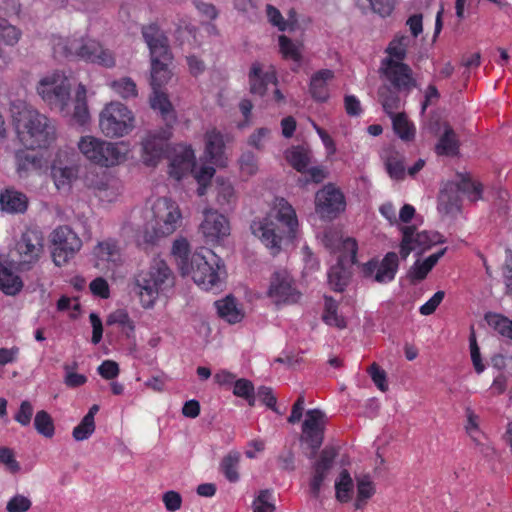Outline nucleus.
Here are the masks:
<instances>
[{
	"label": "nucleus",
	"mask_w": 512,
	"mask_h": 512,
	"mask_svg": "<svg viewBox=\"0 0 512 512\" xmlns=\"http://www.w3.org/2000/svg\"><path fill=\"white\" fill-rule=\"evenodd\" d=\"M72 86L73 79L70 75L64 71L55 70L40 77L36 85V93L51 109H57L62 116L82 126L90 119L86 101L87 90L84 84L79 83L75 99L72 101Z\"/></svg>",
	"instance_id": "1"
},
{
	"label": "nucleus",
	"mask_w": 512,
	"mask_h": 512,
	"mask_svg": "<svg viewBox=\"0 0 512 512\" xmlns=\"http://www.w3.org/2000/svg\"><path fill=\"white\" fill-rule=\"evenodd\" d=\"M299 220L294 207L282 197H276L269 212L255 218L250 225L252 234L275 255L284 244L297 237Z\"/></svg>",
	"instance_id": "2"
},
{
	"label": "nucleus",
	"mask_w": 512,
	"mask_h": 512,
	"mask_svg": "<svg viewBox=\"0 0 512 512\" xmlns=\"http://www.w3.org/2000/svg\"><path fill=\"white\" fill-rule=\"evenodd\" d=\"M10 113L18 138L28 149L44 148L55 140L52 122L25 101H13Z\"/></svg>",
	"instance_id": "3"
},
{
	"label": "nucleus",
	"mask_w": 512,
	"mask_h": 512,
	"mask_svg": "<svg viewBox=\"0 0 512 512\" xmlns=\"http://www.w3.org/2000/svg\"><path fill=\"white\" fill-rule=\"evenodd\" d=\"M150 105L153 110L158 111L167 128L149 131L141 141V160L148 167H155L164 157L168 140L171 137L170 127L176 122V113L170 102L168 95L161 89H152Z\"/></svg>",
	"instance_id": "4"
},
{
	"label": "nucleus",
	"mask_w": 512,
	"mask_h": 512,
	"mask_svg": "<svg viewBox=\"0 0 512 512\" xmlns=\"http://www.w3.org/2000/svg\"><path fill=\"white\" fill-rule=\"evenodd\" d=\"M175 276L167 263L155 258L146 270L134 278V292L143 309H153L161 296H167L174 288Z\"/></svg>",
	"instance_id": "5"
},
{
	"label": "nucleus",
	"mask_w": 512,
	"mask_h": 512,
	"mask_svg": "<svg viewBox=\"0 0 512 512\" xmlns=\"http://www.w3.org/2000/svg\"><path fill=\"white\" fill-rule=\"evenodd\" d=\"M143 233L146 243L173 234L181 225L182 213L179 205L170 198L161 197L149 201L143 210Z\"/></svg>",
	"instance_id": "6"
},
{
	"label": "nucleus",
	"mask_w": 512,
	"mask_h": 512,
	"mask_svg": "<svg viewBox=\"0 0 512 512\" xmlns=\"http://www.w3.org/2000/svg\"><path fill=\"white\" fill-rule=\"evenodd\" d=\"M169 174L176 180L182 179L188 173H192L198 183L197 194L204 196L215 174L214 166L203 162L197 163L194 150L190 145L176 144L169 156Z\"/></svg>",
	"instance_id": "7"
},
{
	"label": "nucleus",
	"mask_w": 512,
	"mask_h": 512,
	"mask_svg": "<svg viewBox=\"0 0 512 512\" xmlns=\"http://www.w3.org/2000/svg\"><path fill=\"white\" fill-rule=\"evenodd\" d=\"M142 36L150 52L152 89H161L172 75L169 69L172 54L167 37L154 23L142 27Z\"/></svg>",
	"instance_id": "8"
},
{
	"label": "nucleus",
	"mask_w": 512,
	"mask_h": 512,
	"mask_svg": "<svg viewBox=\"0 0 512 512\" xmlns=\"http://www.w3.org/2000/svg\"><path fill=\"white\" fill-rule=\"evenodd\" d=\"M53 51L58 56L77 57L106 68L115 65V58L110 50L105 49L98 41L84 36H73L69 39L56 37L53 39Z\"/></svg>",
	"instance_id": "9"
},
{
	"label": "nucleus",
	"mask_w": 512,
	"mask_h": 512,
	"mask_svg": "<svg viewBox=\"0 0 512 512\" xmlns=\"http://www.w3.org/2000/svg\"><path fill=\"white\" fill-rule=\"evenodd\" d=\"M325 245L339 252L336 265L328 271V284L334 291L342 292L350 279L349 267L356 260L357 243L352 238H342L336 232H329L325 235Z\"/></svg>",
	"instance_id": "10"
},
{
	"label": "nucleus",
	"mask_w": 512,
	"mask_h": 512,
	"mask_svg": "<svg viewBox=\"0 0 512 512\" xmlns=\"http://www.w3.org/2000/svg\"><path fill=\"white\" fill-rule=\"evenodd\" d=\"M225 275L222 259L212 250L202 249L191 256V265L186 276H191L201 289H219Z\"/></svg>",
	"instance_id": "11"
},
{
	"label": "nucleus",
	"mask_w": 512,
	"mask_h": 512,
	"mask_svg": "<svg viewBox=\"0 0 512 512\" xmlns=\"http://www.w3.org/2000/svg\"><path fill=\"white\" fill-rule=\"evenodd\" d=\"M460 193L466 195L471 201H477L481 198L482 186L468 176H461L457 183H446L438 197L439 213L455 217L461 210Z\"/></svg>",
	"instance_id": "12"
},
{
	"label": "nucleus",
	"mask_w": 512,
	"mask_h": 512,
	"mask_svg": "<svg viewBox=\"0 0 512 512\" xmlns=\"http://www.w3.org/2000/svg\"><path fill=\"white\" fill-rule=\"evenodd\" d=\"M135 128V115L125 104L111 101L99 113V129L108 138H121Z\"/></svg>",
	"instance_id": "13"
},
{
	"label": "nucleus",
	"mask_w": 512,
	"mask_h": 512,
	"mask_svg": "<svg viewBox=\"0 0 512 512\" xmlns=\"http://www.w3.org/2000/svg\"><path fill=\"white\" fill-rule=\"evenodd\" d=\"M52 257L55 265H65L81 249L82 240L68 226H59L51 234Z\"/></svg>",
	"instance_id": "14"
},
{
	"label": "nucleus",
	"mask_w": 512,
	"mask_h": 512,
	"mask_svg": "<svg viewBox=\"0 0 512 512\" xmlns=\"http://www.w3.org/2000/svg\"><path fill=\"white\" fill-rule=\"evenodd\" d=\"M399 270V256L395 252H387L382 258L374 257L362 265L363 276L378 284L394 281Z\"/></svg>",
	"instance_id": "15"
},
{
	"label": "nucleus",
	"mask_w": 512,
	"mask_h": 512,
	"mask_svg": "<svg viewBox=\"0 0 512 512\" xmlns=\"http://www.w3.org/2000/svg\"><path fill=\"white\" fill-rule=\"evenodd\" d=\"M78 165L73 161V155L66 149H60L51 164V178L59 191L67 192L78 178Z\"/></svg>",
	"instance_id": "16"
},
{
	"label": "nucleus",
	"mask_w": 512,
	"mask_h": 512,
	"mask_svg": "<svg viewBox=\"0 0 512 512\" xmlns=\"http://www.w3.org/2000/svg\"><path fill=\"white\" fill-rule=\"evenodd\" d=\"M403 237L400 243V256L405 260L413 251L419 253L429 249L432 245L442 243L443 236L438 232L420 231L414 227L404 226L401 228Z\"/></svg>",
	"instance_id": "17"
},
{
	"label": "nucleus",
	"mask_w": 512,
	"mask_h": 512,
	"mask_svg": "<svg viewBox=\"0 0 512 512\" xmlns=\"http://www.w3.org/2000/svg\"><path fill=\"white\" fill-rule=\"evenodd\" d=\"M21 265L36 263L43 252L42 232L34 227H27L21 233L14 248Z\"/></svg>",
	"instance_id": "18"
},
{
	"label": "nucleus",
	"mask_w": 512,
	"mask_h": 512,
	"mask_svg": "<svg viewBox=\"0 0 512 512\" xmlns=\"http://www.w3.org/2000/svg\"><path fill=\"white\" fill-rule=\"evenodd\" d=\"M267 295L276 304H293L301 297V293L286 270L276 271L272 275Z\"/></svg>",
	"instance_id": "19"
},
{
	"label": "nucleus",
	"mask_w": 512,
	"mask_h": 512,
	"mask_svg": "<svg viewBox=\"0 0 512 512\" xmlns=\"http://www.w3.org/2000/svg\"><path fill=\"white\" fill-rule=\"evenodd\" d=\"M380 74L397 91L409 92L416 86L413 72L404 62L383 59L380 66Z\"/></svg>",
	"instance_id": "20"
},
{
	"label": "nucleus",
	"mask_w": 512,
	"mask_h": 512,
	"mask_svg": "<svg viewBox=\"0 0 512 512\" xmlns=\"http://www.w3.org/2000/svg\"><path fill=\"white\" fill-rule=\"evenodd\" d=\"M343 193L333 184H327L316 193L315 209L322 219L331 220L345 210Z\"/></svg>",
	"instance_id": "21"
},
{
	"label": "nucleus",
	"mask_w": 512,
	"mask_h": 512,
	"mask_svg": "<svg viewBox=\"0 0 512 512\" xmlns=\"http://www.w3.org/2000/svg\"><path fill=\"white\" fill-rule=\"evenodd\" d=\"M203 216L199 229L205 241L210 244H221L230 235L228 219L212 208L205 209Z\"/></svg>",
	"instance_id": "22"
},
{
	"label": "nucleus",
	"mask_w": 512,
	"mask_h": 512,
	"mask_svg": "<svg viewBox=\"0 0 512 512\" xmlns=\"http://www.w3.org/2000/svg\"><path fill=\"white\" fill-rule=\"evenodd\" d=\"M85 185L102 203L106 204L116 202L122 193L120 181L106 174H87Z\"/></svg>",
	"instance_id": "23"
},
{
	"label": "nucleus",
	"mask_w": 512,
	"mask_h": 512,
	"mask_svg": "<svg viewBox=\"0 0 512 512\" xmlns=\"http://www.w3.org/2000/svg\"><path fill=\"white\" fill-rule=\"evenodd\" d=\"M326 423L325 414L319 409H311L306 412L302 425V441L311 449L310 457H313L323 442V431Z\"/></svg>",
	"instance_id": "24"
},
{
	"label": "nucleus",
	"mask_w": 512,
	"mask_h": 512,
	"mask_svg": "<svg viewBox=\"0 0 512 512\" xmlns=\"http://www.w3.org/2000/svg\"><path fill=\"white\" fill-rule=\"evenodd\" d=\"M95 266L106 272H114L123 263L118 243L113 239L99 242L93 250Z\"/></svg>",
	"instance_id": "25"
},
{
	"label": "nucleus",
	"mask_w": 512,
	"mask_h": 512,
	"mask_svg": "<svg viewBox=\"0 0 512 512\" xmlns=\"http://www.w3.org/2000/svg\"><path fill=\"white\" fill-rule=\"evenodd\" d=\"M204 157L217 167H226L228 157L225 155L224 136L215 128L208 130L204 136Z\"/></svg>",
	"instance_id": "26"
},
{
	"label": "nucleus",
	"mask_w": 512,
	"mask_h": 512,
	"mask_svg": "<svg viewBox=\"0 0 512 512\" xmlns=\"http://www.w3.org/2000/svg\"><path fill=\"white\" fill-rule=\"evenodd\" d=\"M249 83L251 93L264 95L269 85H277L275 68L273 66L264 67L260 63H254L249 72Z\"/></svg>",
	"instance_id": "27"
},
{
	"label": "nucleus",
	"mask_w": 512,
	"mask_h": 512,
	"mask_svg": "<svg viewBox=\"0 0 512 512\" xmlns=\"http://www.w3.org/2000/svg\"><path fill=\"white\" fill-rule=\"evenodd\" d=\"M100 153L98 166L109 168L124 163L128 159L130 148L126 142H109L103 139Z\"/></svg>",
	"instance_id": "28"
},
{
	"label": "nucleus",
	"mask_w": 512,
	"mask_h": 512,
	"mask_svg": "<svg viewBox=\"0 0 512 512\" xmlns=\"http://www.w3.org/2000/svg\"><path fill=\"white\" fill-rule=\"evenodd\" d=\"M336 455L335 448L327 447L321 452L319 460L314 464V474L310 481V491L313 496L317 497L319 495L322 483L332 467Z\"/></svg>",
	"instance_id": "29"
},
{
	"label": "nucleus",
	"mask_w": 512,
	"mask_h": 512,
	"mask_svg": "<svg viewBox=\"0 0 512 512\" xmlns=\"http://www.w3.org/2000/svg\"><path fill=\"white\" fill-rule=\"evenodd\" d=\"M335 74L330 69H321L311 75L309 93L316 102H327L330 98V83Z\"/></svg>",
	"instance_id": "30"
},
{
	"label": "nucleus",
	"mask_w": 512,
	"mask_h": 512,
	"mask_svg": "<svg viewBox=\"0 0 512 512\" xmlns=\"http://www.w3.org/2000/svg\"><path fill=\"white\" fill-rule=\"evenodd\" d=\"M28 197L15 188L8 187L0 192V211L7 214H23L28 208Z\"/></svg>",
	"instance_id": "31"
},
{
	"label": "nucleus",
	"mask_w": 512,
	"mask_h": 512,
	"mask_svg": "<svg viewBox=\"0 0 512 512\" xmlns=\"http://www.w3.org/2000/svg\"><path fill=\"white\" fill-rule=\"evenodd\" d=\"M216 204L223 211H230L235 207L237 196L232 183L222 177L216 178Z\"/></svg>",
	"instance_id": "32"
},
{
	"label": "nucleus",
	"mask_w": 512,
	"mask_h": 512,
	"mask_svg": "<svg viewBox=\"0 0 512 512\" xmlns=\"http://www.w3.org/2000/svg\"><path fill=\"white\" fill-rule=\"evenodd\" d=\"M219 316L230 324L240 322L244 317L241 305L233 296L215 302Z\"/></svg>",
	"instance_id": "33"
},
{
	"label": "nucleus",
	"mask_w": 512,
	"mask_h": 512,
	"mask_svg": "<svg viewBox=\"0 0 512 512\" xmlns=\"http://www.w3.org/2000/svg\"><path fill=\"white\" fill-rule=\"evenodd\" d=\"M280 52L286 60L294 63L293 71H298L302 63L303 44L299 41H292L285 35L279 36Z\"/></svg>",
	"instance_id": "34"
},
{
	"label": "nucleus",
	"mask_w": 512,
	"mask_h": 512,
	"mask_svg": "<svg viewBox=\"0 0 512 512\" xmlns=\"http://www.w3.org/2000/svg\"><path fill=\"white\" fill-rule=\"evenodd\" d=\"M103 139L85 135L82 136L77 142V147L79 152L83 155V157L89 162L98 165L99 157L101 155V147H102Z\"/></svg>",
	"instance_id": "35"
},
{
	"label": "nucleus",
	"mask_w": 512,
	"mask_h": 512,
	"mask_svg": "<svg viewBox=\"0 0 512 512\" xmlns=\"http://www.w3.org/2000/svg\"><path fill=\"white\" fill-rule=\"evenodd\" d=\"M21 277L10 267L0 265V289L9 296L17 295L23 288Z\"/></svg>",
	"instance_id": "36"
},
{
	"label": "nucleus",
	"mask_w": 512,
	"mask_h": 512,
	"mask_svg": "<svg viewBox=\"0 0 512 512\" xmlns=\"http://www.w3.org/2000/svg\"><path fill=\"white\" fill-rule=\"evenodd\" d=\"M459 140L454 130L446 123L442 126V134L436 145L438 155H454L458 152Z\"/></svg>",
	"instance_id": "37"
},
{
	"label": "nucleus",
	"mask_w": 512,
	"mask_h": 512,
	"mask_svg": "<svg viewBox=\"0 0 512 512\" xmlns=\"http://www.w3.org/2000/svg\"><path fill=\"white\" fill-rule=\"evenodd\" d=\"M382 158L389 176L395 180L403 179L405 175L403 155L393 149H388L383 152Z\"/></svg>",
	"instance_id": "38"
},
{
	"label": "nucleus",
	"mask_w": 512,
	"mask_h": 512,
	"mask_svg": "<svg viewBox=\"0 0 512 512\" xmlns=\"http://www.w3.org/2000/svg\"><path fill=\"white\" fill-rule=\"evenodd\" d=\"M266 14L271 25L279 31L293 32L297 29V20L295 12H290L288 19H284L281 12L272 5H267Z\"/></svg>",
	"instance_id": "39"
},
{
	"label": "nucleus",
	"mask_w": 512,
	"mask_h": 512,
	"mask_svg": "<svg viewBox=\"0 0 512 512\" xmlns=\"http://www.w3.org/2000/svg\"><path fill=\"white\" fill-rule=\"evenodd\" d=\"M172 255L175 258L180 273L186 276L189 271V266L191 265L192 256L189 252L188 241L184 238L175 240L172 246Z\"/></svg>",
	"instance_id": "40"
},
{
	"label": "nucleus",
	"mask_w": 512,
	"mask_h": 512,
	"mask_svg": "<svg viewBox=\"0 0 512 512\" xmlns=\"http://www.w3.org/2000/svg\"><path fill=\"white\" fill-rule=\"evenodd\" d=\"M240 459L241 454L238 451H230L226 456H224L220 463L221 472L231 483L237 482L240 478L238 473Z\"/></svg>",
	"instance_id": "41"
},
{
	"label": "nucleus",
	"mask_w": 512,
	"mask_h": 512,
	"mask_svg": "<svg viewBox=\"0 0 512 512\" xmlns=\"http://www.w3.org/2000/svg\"><path fill=\"white\" fill-rule=\"evenodd\" d=\"M410 43L411 38L409 36H395V38L390 42L386 49V53L388 55L385 59H392V61L403 62L406 57L407 48L409 47Z\"/></svg>",
	"instance_id": "42"
},
{
	"label": "nucleus",
	"mask_w": 512,
	"mask_h": 512,
	"mask_svg": "<svg viewBox=\"0 0 512 512\" xmlns=\"http://www.w3.org/2000/svg\"><path fill=\"white\" fill-rule=\"evenodd\" d=\"M338 304L331 297H325L323 321L329 326H335L339 329L346 327V320L337 313Z\"/></svg>",
	"instance_id": "43"
},
{
	"label": "nucleus",
	"mask_w": 512,
	"mask_h": 512,
	"mask_svg": "<svg viewBox=\"0 0 512 512\" xmlns=\"http://www.w3.org/2000/svg\"><path fill=\"white\" fill-rule=\"evenodd\" d=\"M485 319L498 334L512 340V320L497 313H488Z\"/></svg>",
	"instance_id": "44"
},
{
	"label": "nucleus",
	"mask_w": 512,
	"mask_h": 512,
	"mask_svg": "<svg viewBox=\"0 0 512 512\" xmlns=\"http://www.w3.org/2000/svg\"><path fill=\"white\" fill-rule=\"evenodd\" d=\"M107 324L118 325L127 336L135 331V324L124 309H118L110 313L107 317Z\"/></svg>",
	"instance_id": "45"
},
{
	"label": "nucleus",
	"mask_w": 512,
	"mask_h": 512,
	"mask_svg": "<svg viewBox=\"0 0 512 512\" xmlns=\"http://www.w3.org/2000/svg\"><path fill=\"white\" fill-rule=\"evenodd\" d=\"M390 117L392 119L393 129L395 133L402 140L408 141L414 138L415 127L404 114L399 113Z\"/></svg>",
	"instance_id": "46"
},
{
	"label": "nucleus",
	"mask_w": 512,
	"mask_h": 512,
	"mask_svg": "<svg viewBox=\"0 0 512 512\" xmlns=\"http://www.w3.org/2000/svg\"><path fill=\"white\" fill-rule=\"evenodd\" d=\"M109 87L114 91V93L124 99L135 98L137 96L136 84L129 77L113 80L109 83Z\"/></svg>",
	"instance_id": "47"
},
{
	"label": "nucleus",
	"mask_w": 512,
	"mask_h": 512,
	"mask_svg": "<svg viewBox=\"0 0 512 512\" xmlns=\"http://www.w3.org/2000/svg\"><path fill=\"white\" fill-rule=\"evenodd\" d=\"M379 99L382 103L384 111L389 115L393 116L395 115V111L400 106V98L396 91L391 90L387 86H382L379 89Z\"/></svg>",
	"instance_id": "48"
},
{
	"label": "nucleus",
	"mask_w": 512,
	"mask_h": 512,
	"mask_svg": "<svg viewBox=\"0 0 512 512\" xmlns=\"http://www.w3.org/2000/svg\"><path fill=\"white\" fill-rule=\"evenodd\" d=\"M336 498L340 502H347L351 499L353 492V481L349 473L344 470L340 473L335 482Z\"/></svg>",
	"instance_id": "49"
},
{
	"label": "nucleus",
	"mask_w": 512,
	"mask_h": 512,
	"mask_svg": "<svg viewBox=\"0 0 512 512\" xmlns=\"http://www.w3.org/2000/svg\"><path fill=\"white\" fill-rule=\"evenodd\" d=\"M34 426L36 431L46 438H52L55 434L54 422L51 416L44 410L36 413Z\"/></svg>",
	"instance_id": "50"
},
{
	"label": "nucleus",
	"mask_w": 512,
	"mask_h": 512,
	"mask_svg": "<svg viewBox=\"0 0 512 512\" xmlns=\"http://www.w3.org/2000/svg\"><path fill=\"white\" fill-rule=\"evenodd\" d=\"M286 159L299 172H304L309 164L307 151L302 147H293L286 152Z\"/></svg>",
	"instance_id": "51"
},
{
	"label": "nucleus",
	"mask_w": 512,
	"mask_h": 512,
	"mask_svg": "<svg viewBox=\"0 0 512 512\" xmlns=\"http://www.w3.org/2000/svg\"><path fill=\"white\" fill-rule=\"evenodd\" d=\"M233 394L237 397L245 399L250 406H254L256 403L254 386L252 382L247 379L235 380L233 386Z\"/></svg>",
	"instance_id": "52"
},
{
	"label": "nucleus",
	"mask_w": 512,
	"mask_h": 512,
	"mask_svg": "<svg viewBox=\"0 0 512 512\" xmlns=\"http://www.w3.org/2000/svg\"><path fill=\"white\" fill-rule=\"evenodd\" d=\"M253 512H274L275 504L271 490H261L252 504Z\"/></svg>",
	"instance_id": "53"
},
{
	"label": "nucleus",
	"mask_w": 512,
	"mask_h": 512,
	"mask_svg": "<svg viewBox=\"0 0 512 512\" xmlns=\"http://www.w3.org/2000/svg\"><path fill=\"white\" fill-rule=\"evenodd\" d=\"M375 493V487L373 481L370 476L364 475L357 478V503L356 507H361V502H365L367 499L371 498Z\"/></svg>",
	"instance_id": "54"
},
{
	"label": "nucleus",
	"mask_w": 512,
	"mask_h": 512,
	"mask_svg": "<svg viewBox=\"0 0 512 512\" xmlns=\"http://www.w3.org/2000/svg\"><path fill=\"white\" fill-rule=\"evenodd\" d=\"M0 465L11 474H17L21 470L20 463L16 460L14 451L8 447H0Z\"/></svg>",
	"instance_id": "55"
},
{
	"label": "nucleus",
	"mask_w": 512,
	"mask_h": 512,
	"mask_svg": "<svg viewBox=\"0 0 512 512\" xmlns=\"http://www.w3.org/2000/svg\"><path fill=\"white\" fill-rule=\"evenodd\" d=\"M19 173L29 170H38L41 168L40 159L31 152H20L17 154Z\"/></svg>",
	"instance_id": "56"
},
{
	"label": "nucleus",
	"mask_w": 512,
	"mask_h": 512,
	"mask_svg": "<svg viewBox=\"0 0 512 512\" xmlns=\"http://www.w3.org/2000/svg\"><path fill=\"white\" fill-rule=\"evenodd\" d=\"M96 428L95 422L82 418L80 423L73 428L72 436L76 441L89 439Z\"/></svg>",
	"instance_id": "57"
},
{
	"label": "nucleus",
	"mask_w": 512,
	"mask_h": 512,
	"mask_svg": "<svg viewBox=\"0 0 512 512\" xmlns=\"http://www.w3.org/2000/svg\"><path fill=\"white\" fill-rule=\"evenodd\" d=\"M312 126L322 141V144L325 148L326 158L328 160H332L333 156L337 151L335 141L325 130L319 127L315 122H312Z\"/></svg>",
	"instance_id": "58"
},
{
	"label": "nucleus",
	"mask_w": 512,
	"mask_h": 512,
	"mask_svg": "<svg viewBox=\"0 0 512 512\" xmlns=\"http://www.w3.org/2000/svg\"><path fill=\"white\" fill-rule=\"evenodd\" d=\"M32 506L31 500L24 495L16 494L6 504L7 512H27Z\"/></svg>",
	"instance_id": "59"
},
{
	"label": "nucleus",
	"mask_w": 512,
	"mask_h": 512,
	"mask_svg": "<svg viewBox=\"0 0 512 512\" xmlns=\"http://www.w3.org/2000/svg\"><path fill=\"white\" fill-rule=\"evenodd\" d=\"M470 356L473 367L478 374H481L485 370V364L482 361L480 349L476 341L474 334H471L469 338Z\"/></svg>",
	"instance_id": "60"
},
{
	"label": "nucleus",
	"mask_w": 512,
	"mask_h": 512,
	"mask_svg": "<svg viewBox=\"0 0 512 512\" xmlns=\"http://www.w3.org/2000/svg\"><path fill=\"white\" fill-rule=\"evenodd\" d=\"M271 130L265 127L257 129L252 133L248 139V144L257 150L264 148L267 141L270 139Z\"/></svg>",
	"instance_id": "61"
},
{
	"label": "nucleus",
	"mask_w": 512,
	"mask_h": 512,
	"mask_svg": "<svg viewBox=\"0 0 512 512\" xmlns=\"http://www.w3.org/2000/svg\"><path fill=\"white\" fill-rule=\"evenodd\" d=\"M98 374L106 379L112 380L118 377L120 368L117 362L113 360H104L97 368Z\"/></svg>",
	"instance_id": "62"
},
{
	"label": "nucleus",
	"mask_w": 512,
	"mask_h": 512,
	"mask_svg": "<svg viewBox=\"0 0 512 512\" xmlns=\"http://www.w3.org/2000/svg\"><path fill=\"white\" fill-rule=\"evenodd\" d=\"M34 408L33 405L25 400L22 401L18 412L15 414L14 419L22 426H28L33 416Z\"/></svg>",
	"instance_id": "63"
},
{
	"label": "nucleus",
	"mask_w": 512,
	"mask_h": 512,
	"mask_svg": "<svg viewBox=\"0 0 512 512\" xmlns=\"http://www.w3.org/2000/svg\"><path fill=\"white\" fill-rule=\"evenodd\" d=\"M240 169L247 175H254L257 170L256 156L252 152H244L239 159Z\"/></svg>",
	"instance_id": "64"
}]
</instances>
